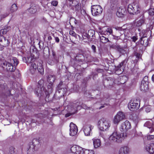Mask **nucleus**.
<instances>
[{
	"mask_svg": "<svg viewBox=\"0 0 154 154\" xmlns=\"http://www.w3.org/2000/svg\"><path fill=\"white\" fill-rule=\"evenodd\" d=\"M116 29L117 30H118L119 32L122 35L124 33L125 31L126 30V29H123L121 27H118L117 28H116Z\"/></svg>",
	"mask_w": 154,
	"mask_h": 154,
	"instance_id": "38",
	"label": "nucleus"
},
{
	"mask_svg": "<svg viewBox=\"0 0 154 154\" xmlns=\"http://www.w3.org/2000/svg\"><path fill=\"white\" fill-rule=\"evenodd\" d=\"M63 85V82H60L59 84L57 86V89L58 90L59 89L61 88H62L61 87Z\"/></svg>",
	"mask_w": 154,
	"mask_h": 154,
	"instance_id": "50",
	"label": "nucleus"
},
{
	"mask_svg": "<svg viewBox=\"0 0 154 154\" xmlns=\"http://www.w3.org/2000/svg\"><path fill=\"white\" fill-rule=\"evenodd\" d=\"M125 13V8L122 7H120L117 10L116 15L119 17H124Z\"/></svg>",
	"mask_w": 154,
	"mask_h": 154,
	"instance_id": "18",
	"label": "nucleus"
},
{
	"mask_svg": "<svg viewBox=\"0 0 154 154\" xmlns=\"http://www.w3.org/2000/svg\"><path fill=\"white\" fill-rule=\"evenodd\" d=\"M146 149L150 154H154V143L147 144L146 146Z\"/></svg>",
	"mask_w": 154,
	"mask_h": 154,
	"instance_id": "20",
	"label": "nucleus"
},
{
	"mask_svg": "<svg viewBox=\"0 0 154 154\" xmlns=\"http://www.w3.org/2000/svg\"><path fill=\"white\" fill-rule=\"evenodd\" d=\"M72 20H73V23L75 24H77V21L75 18H72Z\"/></svg>",
	"mask_w": 154,
	"mask_h": 154,
	"instance_id": "56",
	"label": "nucleus"
},
{
	"mask_svg": "<svg viewBox=\"0 0 154 154\" xmlns=\"http://www.w3.org/2000/svg\"><path fill=\"white\" fill-rule=\"evenodd\" d=\"M4 38V37L2 36V34L0 35V42L2 41V39Z\"/></svg>",
	"mask_w": 154,
	"mask_h": 154,
	"instance_id": "54",
	"label": "nucleus"
},
{
	"mask_svg": "<svg viewBox=\"0 0 154 154\" xmlns=\"http://www.w3.org/2000/svg\"><path fill=\"white\" fill-rule=\"evenodd\" d=\"M104 107V105H102L99 107V109H101L102 108H103Z\"/></svg>",
	"mask_w": 154,
	"mask_h": 154,
	"instance_id": "60",
	"label": "nucleus"
},
{
	"mask_svg": "<svg viewBox=\"0 0 154 154\" xmlns=\"http://www.w3.org/2000/svg\"><path fill=\"white\" fill-rule=\"evenodd\" d=\"M117 48H118L119 51L120 52H121L122 54H124V52L125 51H124V50L123 47L120 46H118V47Z\"/></svg>",
	"mask_w": 154,
	"mask_h": 154,
	"instance_id": "44",
	"label": "nucleus"
},
{
	"mask_svg": "<svg viewBox=\"0 0 154 154\" xmlns=\"http://www.w3.org/2000/svg\"><path fill=\"white\" fill-rule=\"evenodd\" d=\"M140 10L139 3L137 1H135L128 5V11L130 14H137L140 13Z\"/></svg>",
	"mask_w": 154,
	"mask_h": 154,
	"instance_id": "2",
	"label": "nucleus"
},
{
	"mask_svg": "<svg viewBox=\"0 0 154 154\" xmlns=\"http://www.w3.org/2000/svg\"><path fill=\"white\" fill-rule=\"evenodd\" d=\"M2 45L3 47H5L8 45L9 42L8 40L6 38L4 37L2 41Z\"/></svg>",
	"mask_w": 154,
	"mask_h": 154,
	"instance_id": "32",
	"label": "nucleus"
},
{
	"mask_svg": "<svg viewBox=\"0 0 154 154\" xmlns=\"http://www.w3.org/2000/svg\"><path fill=\"white\" fill-rule=\"evenodd\" d=\"M94 126L90 125H86L83 127V131L85 134L86 136H90L92 134L91 130Z\"/></svg>",
	"mask_w": 154,
	"mask_h": 154,
	"instance_id": "12",
	"label": "nucleus"
},
{
	"mask_svg": "<svg viewBox=\"0 0 154 154\" xmlns=\"http://www.w3.org/2000/svg\"><path fill=\"white\" fill-rule=\"evenodd\" d=\"M131 125L130 122L126 121L121 125L120 130L121 131L126 132L130 128Z\"/></svg>",
	"mask_w": 154,
	"mask_h": 154,
	"instance_id": "14",
	"label": "nucleus"
},
{
	"mask_svg": "<svg viewBox=\"0 0 154 154\" xmlns=\"http://www.w3.org/2000/svg\"><path fill=\"white\" fill-rule=\"evenodd\" d=\"M110 1V7L114 9L116 8L118 5L117 0H109Z\"/></svg>",
	"mask_w": 154,
	"mask_h": 154,
	"instance_id": "29",
	"label": "nucleus"
},
{
	"mask_svg": "<svg viewBox=\"0 0 154 154\" xmlns=\"http://www.w3.org/2000/svg\"><path fill=\"white\" fill-rule=\"evenodd\" d=\"M29 66V71L32 74H34L37 71V66L35 62H32Z\"/></svg>",
	"mask_w": 154,
	"mask_h": 154,
	"instance_id": "19",
	"label": "nucleus"
},
{
	"mask_svg": "<svg viewBox=\"0 0 154 154\" xmlns=\"http://www.w3.org/2000/svg\"><path fill=\"white\" fill-rule=\"evenodd\" d=\"M24 59H25L26 63L28 64V65H30L32 62H35V59L32 55L30 56L27 57L26 58V57L23 58V60H24Z\"/></svg>",
	"mask_w": 154,
	"mask_h": 154,
	"instance_id": "24",
	"label": "nucleus"
},
{
	"mask_svg": "<svg viewBox=\"0 0 154 154\" xmlns=\"http://www.w3.org/2000/svg\"><path fill=\"white\" fill-rule=\"evenodd\" d=\"M69 127L70 133L69 134L72 136H75L76 134L78 131V128L77 126L73 123H70Z\"/></svg>",
	"mask_w": 154,
	"mask_h": 154,
	"instance_id": "15",
	"label": "nucleus"
},
{
	"mask_svg": "<svg viewBox=\"0 0 154 154\" xmlns=\"http://www.w3.org/2000/svg\"><path fill=\"white\" fill-rule=\"evenodd\" d=\"M91 11L93 16H98L101 14L103 9L99 5H92L91 7Z\"/></svg>",
	"mask_w": 154,
	"mask_h": 154,
	"instance_id": "7",
	"label": "nucleus"
},
{
	"mask_svg": "<svg viewBox=\"0 0 154 154\" xmlns=\"http://www.w3.org/2000/svg\"><path fill=\"white\" fill-rule=\"evenodd\" d=\"M51 5L55 6H56L58 4V2L57 1H54L52 2L51 3Z\"/></svg>",
	"mask_w": 154,
	"mask_h": 154,
	"instance_id": "46",
	"label": "nucleus"
},
{
	"mask_svg": "<svg viewBox=\"0 0 154 154\" xmlns=\"http://www.w3.org/2000/svg\"><path fill=\"white\" fill-rule=\"evenodd\" d=\"M125 118L124 114L122 112H118L114 116L113 122L115 124H118L121 121Z\"/></svg>",
	"mask_w": 154,
	"mask_h": 154,
	"instance_id": "9",
	"label": "nucleus"
},
{
	"mask_svg": "<svg viewBox=\"0 0 154 154\" xmlns=\"http://www.w3.org/2000/svg\"><path fill=\"white\" fill-rule=\"evenodd\" d=\"M115 81L114 78L107 77L103 80V84L105 87L110 88L115 83Z\"/></svg>",
	"mask_w": 154,
	"mask_h": 154,
	"instance_id": "11",
	"label": "nucleus"
},
{
	"mask_svg": "<svg viewBox=\"0 0 154 154\" xmlns=\"http://www.w3.org/2000/svg\"><path fill=\"white\" fill-rule=\"evenodd\" d=\"M7 154H16L15 148L13 146L10 147L9 148V151Z\"/></svg>",
	"mask_w": 154,
	"mask_h": 154,
	"instance_id": "35",
	"label": "nucleus"
},
{
	"mask_svg": "<svg viewBox=\"0 0 154 154\" xmlns=\"http://www.w3.org/2000/svg\"><path fill=\"white\" fill-rule=\"evenodd\" d=\"M37 69H43V68L42 67V66H40V67H37Z\"/></svg>",
	"mask_w": 154,
	"mask_h": 154,
	"instance_id": "62",
	"label": "nucleus"
},
{
	"mask_svg": "<svg viewBox=\"0 0 154 154\" xmlns=\"http://www.w3.org/2000/svg\"><path fill=\"white\" fill-rule=\"evenodd\" d=\"M145 18L144 15L140 17V18L135 23V25L137 26H140L144 23Z\"/></svg>",
	"mask_w": 154,
	"mask_h": 154,
	"instance_id": "23",
	"label": "nucleus"
},
{
	"mask_svg": "<svg viewBox=\"0 0 154 154\" xmlns=\"http://www.w3.org/2000/svg\"><path fill=\"white\" fill-rule=\"evenodd\" d=\"M94 147L95 148H97L100 147L101 145V142L100 140L98 139H92Z\"/></svg>",
	"mask_w": 154,
	"mask_h": 154,
	"instance_id": "26",
	"label": "nucleus"
},
{
	"mask_svg": "<svg viewBox=\"0 0 154 154\" xmlns=\"http://www.w3.org/2000/svg\"><path fill=\"white\" fill-rule=\"evenodd\" d=\"M81 106L79 103H73L71 104L68 107V110L70 112V113H67L66 114L65 116L66 117H68L71 115L74 114L76 112L79 108L80 109Z\"/></svg>",
	"mask_w": 154,
	"mask_h": 154,
	"instance_id": "4",
	"label": "nucleus"
},
{
	"mask_svg": "<svg viewBox=\"0 0 154 154\" xmlns=\"http://www.w3.org/2000/svg\"><path fill=\"white\" fill-rule=\"evenodd\" d=\"M52 39V37L50 36H49L48 37V40L49 41L51 40Z\"/></svg>",
	"mask_w": 154,
	"mask_h": 154,
	"instance_id": "59",
	"label": "nucleus"
},
{
	"mask_svg": "<svg viewBox=\"0 0 154 154\" xmlns=\"http://www.w3.org/2000/svg\"><path fill=\"white\" fill-rule=\"evenodd\" d=\"M134 55L138 58H140V54L137 52H134Z\"/></svg>",
	"mask_w": 154,
	"mask_h": 154,
	"instance_id": "52",
	"label": "nucleus"
},
{
	"mask_svg": "<svg viewBox=\"0 0 154 154\" xmlns=\"http://www.w3.org/2000/svg\"><path fill=\"white\" fill-rule=\"evenodd\" d=\"M116 38H115V39H119V36L116 37Z\"/></svg>",
	"mask_w": 154,
	"mask_h": 154,
	"instance_id": "63",
	"label": "nucleus"
},
{
	"mask_svg": "<svg viewBox=\"0 0 154 154\" xmlns=\"http://www.w3.org/2000/svg\"><path fill=\"white\" fill-rule=\"evenodd\" d=\"M10 92H11V91L9 90L8 91V94H6L5 95L6 96H8V95L9 96V94H10Z\"/></svg>",
	"mask_w": 154,
	"mask_h": 154,
	"instance_id": "57",
	"label": "nucleus"
},
{
	"mask_svg": "<svg viewBox=\"0 0 154 154\" xmlns=\"http://www.w3.org/2000/svg\"><path fill=\"white\" fill-rule=\"evenodd\" d=\"M129 40L132 39V41L135 42L137 39V38L136 36H133L132 37H128Z\"/></svg>",
	"mask_w": 154,
	"mask_h": 154,
	"instance_id": "41",
	"label": "nucleus"
},
{
	"mask_svg": "<svg viewBox=\"0 0 154 154\" xmlns=\"http://www.w3.org/2000/svg\"><path fill=\"white\" fill-rule=\"evenodd\" d=\"M55 79V76L54 75H50L48 76V81L50 84L52 85Z\"/></svg>",
	"mask_w": 154,
	"mask_h": 154,
	"instance_id": "28",
	"label": "nucleus"
},
{
	"mask_svg": "<svg viewBox=\"0 0 154 154\" xmlns=\"http://www.w3.org/2000/svg\"><path fill=\"white\" fill-rule=\"evenodd\" d=\"M3 49V48H1L0 49V50H2V49Z\"/></svg>",
	"mask_w": 154,
	"mask_h": 154,
	"instance_id": "64",
	"label": "nucleus"
},
{
	"mask_svg": "<svg viewBox=\"0 0 154 154\" xmlns=\"http://www.w3.org/2000/svg\"><path fill=\"white\" fill-rule=\"evenodd\" d=\"M18 8L17 5L15 4H13L10 8V11L11 12L13 13L15 11L17 10Z\"/></svg>",
	"mask_w": 154,
	"mask_h": 154,
	"instance_id": "36",
	"label": "nucleus"
},
{
	"mask_svg": "<svg viewBox=\"0 0 154 154\" xmlns=\"http://www.w3.org/2000/svg\"><path fill=\"white\" fill-rule=\"evenodd\" d=\"M35 143H38V142L37 140L34 139L32 142L30 143L29 145L27 147V154H33L34 151L35 150Z\"/></svg>",
	"mask_w": 154,
	"mask_h": 154,
	"instance_id": "8",
	"label": "nucleus"
},
{
	"mask_svg": "<svg viewBox=\"0 0 154 154\" xmlns=\"http://www.w3.org/2000/svg\"><path fill=\"white\" fill-rule=\"evenodd\" d=\"M100 42L103 43H106L109 41L108 38L103 36H100Z\"/></svg>",
	"mask_w": 154,
	"mask_h": 154,
	"instance_id": "33",
	"label": "nucleus"
},
{
	"mask_svg": "<svg viewBox=\"0 0 154 154\" xmlns=\"http://www.w3.org/2000/svg\"><path fill=\"white\" fill-rule=\"evenodd\" d=\"M87 34L89 38H90L91 37H93L94 34V31L92 30H90L88 31Z\"/></svg>",
	"mask_w": 154,
	"mask_h": 154,
	"instance_id": "39",
	"label": "nucleus"
},
{
	"mask_svg": "<svg viewBox=\"0 0 154 154\" xmlns=\"http://www.w3.org/2000/svg\"><path fill=\"white\" fill-rule=\"evenodd\" d=\"M82 148L77 145H74L71 147L70 150L71 152L75 154H81Z\"/></svg>",
	"mask_w": 154,
	"mask_h": 154,
	"instance_id": "16",
	"label": "nucleus"
},
{
	"mask_svg": "<svg viewBox=\"0 0 154 154\" xmlns=\"http://www.w3.org/2000/svg\"><path fill=\"white\" fill-rule=\"evenodd\" d=\"M72 18H75L74 17H71L70 18L69 23H70V24H71V23H73V20H72Z\"/></svg>",
	"mask_w": 154,
	"mask_h": 154,
	"instance_id": "55",
	"label": "nucleus"
},
{
	"mask_svg": "<svg viewBox=\"0 0 154 154\" xmlns=\"http://www.w3.org/2000/svg\"><path fill=\"white\" fill-rule=\"evenodd\" d=\"M69 34L70 35H71L77 38H78V37L77 36L79 35L76 34L75 33L73 30H70L69 32Z\"/></svg>",
	"mask_w": 154,
	"mask_h": 154,
	"instance_id": "40",
	"label": "nucleus"
},
{
	"mask_svg": "<svg viewBox=\"0 0 154 154\" xmlns=\"http://www.w3.org/2000/svg\"><path fill=\"white\" fill-rule=\"evenodd\" d=\"M17 59L15 57H13L10 59L9 62H5L3 63L4 66H6L7 70L10 72H14L16 66L18 64Z\"/></svg>",
	"mask_w": 154,
	"mask_h": 154,
	"instance_id": "1",
	"label": "nucleus"
},
{
	"mask_svg": "<svg viewBox=\"0 0 154 154\" xmlns=\"http://www.w3.org/2000/svg\"><path fill=\"white\" fill-rule=\"evenodd\" d=\"M52 54L53 56V60H52V62H51V63H49L50 64L52 65H54L55 63L58 62V61L56 58L55 53L54 51H52Z\"/></svg>",
	"mask_w": 154,
	"mask_h": 154,
	"instance_id": "31",
	"label": "nucleus"
},
{
	"mask_svg": "<svg viewBox=\"0 0 154 154\" xmlns=\"http://www.w3.org/2000/svg\"><path fill=\"white\" fill-rule=\"evenodd\" d=\"M70 2L69 4L71 5L73 3V2L74 0H68Z\"/></svg>",
	"mask_w": 154,
	"mask_h": 154,
	"instance_id": "58",
	"label": "nucleus"
},
{
	"mask_svg": "<svg viewBox=\"0 0 154 154\" xmlns=\"http://www.w3.org/2000/svg\"><path fill=\"white\" fill-rule=\"evenodd\" d=\"M38 72L41 74L44 73V70L43 69H38Z\"/></svg>",
	"mask_w": 154,
	"mask_h": 154,
	"instance_id": "48",
	"label": "nucleus"
},
{
	"mask_svg": "<svg viewBox=\"0 0 154 154\" xmlns=\"http://www.w3.org/2000/svg\"><path fill=\"white\" fill-rule=\"evenodd\" d=\"M145 109V111L147 112H149L151 110V107L150 106H146L144 107Z\"/></svg>",
	"mask_w": 154,
	"mask_h": 154,
	"instance_id": "43",
	"label": "nucleus"
},
{
	"mask_svg": "<svg viewBox=\"0 0 154 154\" xmlns=\"http://www.w3.org/2000/svg\"><path fill=\"white\" fill-rule=\"evenodd\" d=\"M145 125H147L148 128H151V131H150V132L151 133H152V132L154 131V124H152V126L150 127V126L151 125V123H150L149 122H147L145 124Z\"/></svg>",
	"mask_w": 154,
	"mask_h": 154,
	"instance_id": "34",
	"label": "nucleus"
},
{
	"mask_svg": "<svg viewBox=\"0 0 154 154\" xmlns=\"http://www.w3.org/2000/svg\"><path fill=\"white\" fill-rule=\"evenodd\" d=\"M148 79L147 76H145L142 81L140 85V90L144 92H146L148 90Z\"/></svg>",
	"mask_w": 154,
	"mask_h": 154,
	"instance_id": "10",
	"label": "nucleus"
},
{
	"mask_svg": "<svg viewBox=\"0 0 154 154\" xmlns=\"http://www.w3.org/2000/svg\"><path fill=\"white\" fill-rule=\"evenodd\" d=\"M129 148L127 146L122 147L119 151V154H127L129 152Z\"/></svg>",
	"mask_w": 154,
	"mask_h": 154,
	"instance_id": "25",
	"label": "nucleus"
},
{
	"mask_svg": "<svg viewBox=\"0 0 154 154\" xmlns=\"http://www.w3.org/2000/svg\"><path fill=\"white\" fill-rule=\"evenodd\" d=\"M140 101L137 99H134L130 100L128 104V107L132 111L138 109L140 107Z\"/></svg>",
	"mask_w": 154,
	"mask_h": 154,
	"instance_id": "6",
	"label": "nucleus"
},
{
	"mask_svg": "<svg viewBox=\"0 0 154 154\" xmlns=\"http://www.w3.org/2000/svg\"><path fill=\"white\" fill-rule=\"evenodd\" d=\"M91 48L93 51V52L94 53H95L96 52V46L94 45H91Z\"/></svg>",
	"mask_w": 154,
	"mask_h": 154,
	"instance_id": "47",
	"label": "nucleus"
},
{
	"mask_svg": "<svg viewBox=\"0 0 154 154\" xmlns=\"http://www.w3.org/2000/svg\"><path fill=\"white\" fill-rule=\"evenodd\" d=\"M140 44L145 47H146L148 45L149 39L147 38L146 35L144 34L142 35L140 40Z\"/></svg>",
	"mask_w": 154,
	"mask_h": 154,
	"instance_id": "17",
	"label": "nucleus"
},
{
	"mask_svg": "<svg viewBox=\"0 0 154 154\" xmlns=\"http://www.w3.org/2000/svg\"><path fill=\"white\" fill-rule=\"evenodd\" d=\"M149 14L150 16L154 15V9H149Z\"/></svg>",
	"mask_w": 154,
	"mask_h": 154,
	"instance_id": "42",
	"label": "nucleus"
},
{
	"mask_svg": "<svg viewBox=\"0 0 154 154\" xmlns=\"http://www.w3.org/2000/svg\"><path fill=\"white\" fill-rule=\"evenodd\" d=\"M35 94L38 96L40 95L41 96L43 95L45 93V90L43 87L35 88Z\"/></svg>",
	"mask_w": 154,
	"mask_h": 154,
	"instance_id": "21",
	"label": "nucleus"
},
{
	"mask_svg": "<svg viewBox=\"0 0 154 154\" xmlns=\"http://www.w3.org/2000/svg\"><path fill=\"white\" fill-rule=\"evenodd\" d=\"M128 61V59H125V60L122 62L119 65L117 66L116 69V72H118L119 74H121L123 72V66L125 65Z\"/></svg>",
	"mask_w": 154,
	"mask_h": 154,
	"instance_id": "13",
	"label": "nucleus"
},
{
	"mask_svg": "<svg viewBox=\"0 0 154 154\" xmlns=\"http://www.w3.org/2000/svg\"><path fill=\"white\" fill-rule=\"evenodd\" d=\"M106 31L108 32H109V34H111L112 32V29L110 28H108Z\"/></svg>",
	"mask_w": 154,
	"mask_h": 154,
	"instance_id": "49",
	"label": "nucleus"
},
{
	"mask_svg": "<svg viewBox=\"0 0 154 154\" xmlns=\"http://www.w3.org/2000/svg\"><path fill=\"white\" fill-rule=\"evenodd\" d=\"M59 93L62 92V94L63 96H64L67 91V89L66 88H61L57 90Z\"/></svg>",
	"mask_w": 154,
	"mask_h": 154,
	"instance_id": "37",
	"label": "nucleus"
},
{
	"mask_svg": "<svg viewBox=\"0 0 154 154\" xmlns=\"http://www.w3.org/2000/svg\"><path fill=\"white\" fill-rule=\"evenodd\" d=\"M37 7L36 5H32L31 7L28 9L29 12L31 14L35 13L37 11Z\"/></svg>",
	"mask_w": 154,
	"mask_h": 154,
	"instance_id": "27",
	"label": "nucleus"
},
{
	"mask_svg": "<svg viewBox=\"0 0 154 154\" xmlns=\"http://www.w3.org/2000/svg\"><path fill=\"white\" fill-rule=\"evenodd\" d=\"M152 80L153 81H154V75H153L152 76Z\"/></svg>",
	"mask_w": 154,
	"mask_h": 154,
	"instance_id": "61",
	"label": "nucleus"
},
{
	"mask_svg": "<svg viewBox=\"0 0 154 154\" xmlns=\"http://www.w3.org/2000/svg\"><path fill=\"white\" fill-rule=\"evenodd\" d=\"M148 140H154V135H149L147 137Z\"/></svg>",
	"mask_w": 154,
	"mask_h": 154,
	"instance_id": "45",
	"label": "nucleus"
},
{
	"mask_svg": "<svg viewBox=\"0 0 154 154\" xmlns=\"http://www.w3.org/2000/svg\"><path fill=\"white\" fill-rule=\"evenodd\" d=\"M123 139V135L115 131L109 137V140L111 142L121 143Z\"/></svg>",
	"mask_w": 154,
	"mask_h": 154,
	"instance_id": "3",
	"label": "nucleus"
},
{
	"mask_svg": "<svg viewBox=\"0 0 154 154\" xmlns=\"http://www.w3.org/2000/svg\"><path fill=\"white\" fill-rule=\"evenodd\" d=\"M54 38L56 42L57 43H58L60 41L59 38L57 37H54Z\"/></svg>",
	"mask_w": 154,
	"mask_h": 154,
	"instance_id": "53",
	"label": "nucleus"
},
{
	"mask_svg": "<svg viewBox=\"0 0 154 154\" xmlns=\"http://www.w3.org/2000/svg\"><path fill=\"white\" fill-rule=\"evenodd\" d=\"M81 154H94V152L92 150H88L82 148Z\"/></svg>",
	"mask_w": 154,
	"mask_h": 154,
	"instance_id": "30",
	"label": "nucleus"
},
{
	"mask_svg": "<svg viewBox=\"0 0 154 154\" xmlns=\"http://www.w3.org/2000/svg\"><path fill=\"white\" fill-rule=\"evenodd\" d=\"M77 36H78V38H79L80 40L81 41H84V42H87L88 39L90 38L87 33H83L81 36L79 35Z\"/></svg>",
	"mask_w": 154,
	"mask_h": 154,
	"instance_id": "22",
	"label": "nucleus"
},
{
	"mask_svg": "<svg viewBox=\"0 0 154 154\" xmlns=\"http://www.w3.org/2000/svg\"><path fill=\"white\" fill-rule=\"evenodd\" d=\"M137 68L136 67L134 66L133 68L131 69V71L132 72L134 73L137 71Z\"/></svg>",
	"mask_w": 154,
	"mask_h": 154,
	"instance_id": "51",
	"label": "nucleus"
},
{
	"mask_svg": "<svg viewBox=\"0 0 154 154\" xmlns=\"http://www.w3.org/2000/svg\"><path fill=\"white\" fill-rule=\"evenodd\" d=\"M98 126L100 130L104 131L110 127V124L108 121L102 118L98 121Z\"/></svg>",
	"mask_w": 154,
	"mask_h": 154,
	"instance_id": "5",
	"label": "nucleus"
}]
</instances>
